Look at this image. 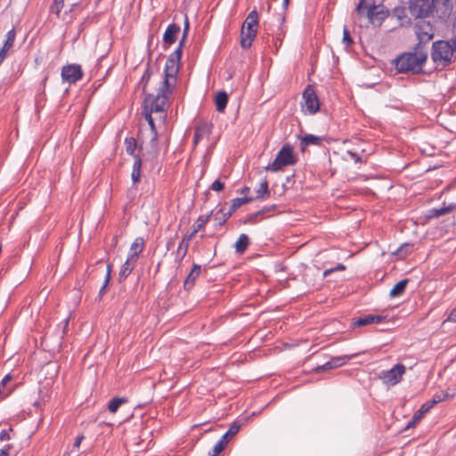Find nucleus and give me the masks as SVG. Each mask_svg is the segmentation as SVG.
<instances>
[{"mask_svg": "<svg viewBox=\"0 0 456 456\" xmlns=\"http://www.w3.org/2000/svg\"><path fill=\"white\" fill-rule=\"evenodd\" d=\"M175 86H164V80L161 82L160 86L158 89V94L156 96L152 94H148L143 101V111L142 114L150 125L151 131L156 133V127L154 124L153 118L151 116L152 112H163L164 107L167 102L168 95L171 94L172 89Z\"/></svg>", "mask_w": 456, "mask_h": 456, "instance_id": "f257e3e1", "label": "nucleus"}, {"mask_svg": "<svg viewBox=\"0 0 456 456\" xmlns=\"http://www.w3.org/2000/svg\"><path fill=\"white\" fill-rule=\"evenodd\" d=\"M188 26V21H186L183 35L180 40L178 47L169 55L166 61L164 70V86H175L176 77L180 68V60L182 57V47L187 37Z\"/></svg>", "mask_w": 456, "mask_h": 456, "instance_id": "f03ea898", "label": "nucleus"}, {"mask_svg": "<svg viewBox=\"0 0 456 456\" xmlns=\"http://www.w3.org/2000/svg\"><path fill=\"white\" fill-rule=\"evenodd\" d=\"M427 59L428 54L422 52L403 53L395 61V69L401 73H419Z\"/></svg>", "mask_w": 456, "mask_h": 456, "instance_id": "7ed1b4c3", "label": "nucleus"}, {"mask_svg": "<svg viewBox=\"0 0 456 456\" xmlns=\"http://www.w3.org/2000/svg\"><path fill=\"white\" fill-rule=\"evenodd\" d=\"M355 12L359 17H367L371 24L380 25L387 17L388 10L384 5L367 3V0H360L355 8Z\"/></svg>", "mask_w": 456, "mask_h": 456, "instance_id": "20e7f679", "label": "nucleus"}, {"mask_svg": "<svg viewBox=\"0 0 456 456\" xmlns=\"http://www.w3.org/2000/svg\"><path fill=\"white\" fill-rule=\"evenodd\" d=\"M431 59L437 66L444 68L450 65L456 59L451 41L438 40L434 42Z\"/></svg>", "mask_w": 456, "mask_h": 456, "instance_id": "39448f33", "label": "nucleus"}, {"mask_svg": "<svg viewBox=\"0 0 456 456\" xmlns=\"http://www.w3.org/2000/svg\"><path fill=\"white\" fill-rule=\"evenodd\" d=\"M296 162L293 150L289 145H284L276 155L275 159L266 167L267 171L277 172L284 167Z\"/></svg>", "mask_w": 456, "mask_h": 456, "instance_id": "423d86ee", "label": "nucleus"}, {"mask_svg": "<svg viewBox=\"0 0 456 456\" xmlns=\"http://www.w3.org/2000/svg\"><path fill=\"white\" fill-rule=\"evenodd\" d=\"M435 2L436 0H410V13L415 18L428 17L435 9Z\"/></svg>", "mask_w": 456, "mask_h": 456, "instance_id": "0eeeda50", "label": "nucleus"}, {"mask_svg": "<svg viewBox=\"0 0 456 456\" xmlns=\"http://www.w3.org/2000/svg\"><path fill=\"white\" fill-rule=\"evenodd\" d=\"M406 368L403 364L398 363L388 370H383L379 374V378L383 382L389 386H395L400 382L403 375L405 373Z\"/></svg>", "mask_w": 456, "mask_h": 456, "instance_id": "6e6552de", "label": "nucleus"}, {"mask_svg": "<svg viewBox=\"0 0 456 456\" xmlns=\"http://www.w3.org/2000/svg\"><path fill=\"white\" fill-rule=\"evenodd\" d=\"M304 105L309 114H315L320 109L319 98L312 86H307L303 92Z\"/></svg>", "mask_w": 456, "mask_h": 456, "instance_id": "1a4fd4ad", "label": "nucleus"}, {"mask_svg": "<svg viewBox=\"0 0 456 456\" xmlns=\"http://www.w3.org/2000/svg\"><path fill=\"white\" fill-rule=\"evenodd\" d=\"M415 34L420 43L430 41L435 36V28L429 21L419 20L415 25Z\"/></svg>", "mask_w": 456, "mask_h": 456, "instance_id": "9d476101", "label": "nucleus"}, {"mask_svg": "<svg viewBox=\"0 0 456 456\" xmlns=\"http://www.w3.org/2000/svg\"><path fill=\"white\" fill-rule=\"evenodd\" d=\"M83 76L81 67L77 64L64 66L61 69V77L69 84L76 83Z\"/></svg>", "mask_w": 456, "mask_h": 456, "instance_id": "9b49d317", "label": "nucleus"}, {"mask_svg": "<svg viewBox=\"0 0 456 456\" xmlns=\"http://www.w3.org/2000/svg\"><path fill=\"white\" fill-rule=\"evenodd\" d=\"M385 319L382 315L367 314L361 316L353 322L354 327H362L373 323H379Z\"/></svg>", "mask_w": 456, "mask_h": 456, "instance_id": "f8f14e48", "label": "nucleus"}, {"mask_svg": "<svg viewBox=\"0 0 456 456\" xmlns=\"http://www.w3.org/2000/svg\"><path fill=\"white\" fill-rule=\"evenodd\" d=\"M211 132L210 125L207 122L200 123L194 132L193 144L197 145L200 140L208 136Z\"/></svg>", "mask_w": 456, "mask_h": 456, "instance_id": "ddd939ff", "label": "nucleus"}, {"mask_svg": "<svg viewBox=\"0 0 456 456\" xmlns=\"http://www.w3.org/2000/svg\"><path fill=\"white\" fill-rule=\"evenodd\" d=\"M180 32V26L177 25V24H170L164 35H163V41L166 45H170L172 44H174L176 40V37H177V35L179 34Z\"/></svg>", "mask_w": 456, "mask_h": 456, "instance_id": "4468645a", "label": "nucleus"}, {"mask_svg": "<svg viewBox=\"0 0 456 456\" xmlns=\"http://www.w3.org/2000/svg\"><path fill=\"white\" fill-rule=\"evenodd\" d=\"M444 397L441 395H436L431 402L421 405L419 410L414 414V420H419L436 403L442 402Z\"/></svg>", "mask_w": 456, "mask_h": 456, "instance_id": "2eb2a0df", "label": "nucleus"}, {"mask_svg": "<svg viewBox=\"0 0 456 456\" xmlns=\"http://www.w3.org/2000/svg\"><path fill=\"white\" fill-rule=\"evenodd\" d=\"M201 273V266L194 264L191 271L184 281L183 287L185 289H191L194 286L195 281L199 278Z\"/></svg>", "mask_w": 456, "mask_h": 456, "instance_id": "dca6fc26", "label": "nucleus"}, {"mask_svg": "<svg viewBox=\"0 0 456 456\" xmlns=\"http://www.w3.org/2000/svg\"><path fill=\"white\" fill-rule=\"evenodd\" d=\"M144 245H145V241L143 240V238L142 237H137L134 242L132 243L131 247H130V252H129V255L127 257H132L134 258V260H138V257H139V255L142 252L143 250V248H144Z\"/></svg>", "mask_w": 456, "mask_h": 456, "instance_id": "f3484780", "label": "nucleus"}, {"mask_svg": "<svg viewBox=\"0 0 456 456\" xmlns=\"http://www.w3.org/2000/svg\"><path fill=\"white\" fill-rule=\"evenodd\" d=\"M276 209V205H272L270 207H267V208H264L263 209H261L260 211H257L256 213H253V214H250L248 215L245 220L243 221L244 224H256L259 220L262 219V215L263 214H265L267 212H270V211H273Z\"/></svg>", "mask_w": 456, "mask_h": 456, "instance_id": "a211bd4d", "label": "nucleus"}, {"mask_svg": "<svg viewBox=\"0 0 456 456\" xmlns=\"http://www.w3.org/2000/svg\"><path fill=\"white\" fill-rule=\"evenodd\" d=\"M258 25V14L256 10L250 12L246 18L242 28L250 30V31H257L256 27Z\"/></svg>", "mask_w": 456, "mask_h": 456, "instance_id": "6ab92c4d", "label": "nucleus"}, {"mask_svg": "<svg viewBox=\"0 0 456 456\" xmlns=\"http://www.w3.org/2000/svg\"><path fill=\"white\" fill-rule=\"evenodd\" d=\"M256 36V31H250L244 28H241L240 45L242 48H249Z\"/></svg>", "mask_w": 456, "mask_h": 456, "instance_id": "aec40b11", "label": "nucleus"}, {"mask_svg": "<svg viewBox=\"0 0 456 456\" xmlns=\"http://www.w3.org/2000/svg\"><path fill=\"white\" fill-rule=\"evenodd\" d=\"M209 216H200L198 217L196 223L192 226V231L189 233L184 235L186 237V240H191L195 234L201 230L204 225L208 222Z\"/></svg>", "mask_w": 456, "mask_h": 456, "instance_id": "412c9836", "label": "nucleus"}, {"mask_svg": "<svg viewBox=\"0 0 456 456\" xmlns=\"http://www.w3.org/2000/svg\"><path fill=\"white\" fill-rule=\"evenodd\" d=\"M136 263H137V261L134 260V258H133V256L127 257L126 261L125 262V264L122 265V267L120 269L119 280L126 279L132 273Z\"/></svg>", "mask_w": 456, "mask_h": 456, "instance_id": "4be33fe9", "label": "nucleus"}, {"mask_svg": "<svg viewBox=\"0 0 456 456\" xmlns=\"http://www.w3.org/2000/svg\"><path fill=\"white\" fill-rule=\"evenodd\" d=\"M86 4H87V2L84 1V0L73 1L70 4V8L63 12L61 19L66 21H71L74 18L72 12H75V10L77 7H84Z\"/></svg>", "mask_w": 456, "mask_h": 456, "instance_id": "5701e85b", "label": "nucleus"}, {"mask_svg": "<svg viewBox=\"0 0 456 456\" xmlns=\"http://www.w3.org/2000/svg\"><path fill=\"white\" fill-rule=\"evenodd\" d=\"M256 196L254 199L256 200H266L270 197V191L268 188V181L264 179L258 185L257 189L255 191Z\"/></svg>", "mask_w": 456, "mask_h": 456, "instance_id": "b1692460", "label": "nucleus"}, {"mask_svg": "<svg viewBox=\"0 0 456 456\" xmlns=\"http://www.w3.org/2000/svg\"><path fill=\"white\" fill-rule=\"evenodd\" d=\"M228 102V94L224 91L218 92L215 96V104L216 110L224 112Z\"/></svg>", "mask_w": 456, "mask_h": 456, "instance_id": "393cba45", "label": "nucleus"}, {"mask_svg": "<svg viewBox=\"0 0 456 456\" xmlns=\"http://www.w3.org/2000/svg\"><path fill=\"white\" fill-rule=\"evenodd\" d=\"M322 142V138L314 134H306L301 137V149H305L309 145H320Z\"/></svg>", "mask_w": 456, "mask_h": 456, "instance_id": "a878e982", "label": "nucleus"}, {"mask_svg": "<svg viewBox=\"0 0 456 456\" xmlns=\"http://www.w3.org/2000/svg\"><path fill=\"white\" fill-rule=\"evenodd\" d=\"M456 208V205H449L447 207L444 206L439 208L430 209L428 212V218H438L442 216H444L450 212H452Z\"/></svg>", "mask_w": 456, "mask_h": 456, "instance_id": "bb28decb", "label": "nucleus"}, {"mask_svg": "<svg viewBox=\"0 0 456 456\" xmlns=\"http://www.w3.org/2000/svg\"><path fill=\"white\" fill-rule=\"evenodd\" d=\"M190 240H186V237L183 236L182 241L180 242L177 250L175 252V260L178 263L183 259L188 252Z\"/></svg>", "mask_w": 456, "mask_h": 456, "instance_id": "cd10ccee", "label": "nucleus"}, {"mask_svg": "<svg viewBox=\"0 0 456 456\" xmlns=\"http://www.w3.org/2000/svg\"><path fill=\"white\" fill-rule=\"evenodd\" d=\"M141 170H142V159L139 156L134 157V162L133 165L132 180L134 183H137L141 180Z\"/></svg>", "mask_w": 456, "mask_h": 456, "instance_id": "c85d7f7f", "label": "nucleus"}, {"mask_svg": "<svg viewBox=\"0 0 456 456\" xmlns=\"http://www.w3.org/2000/svg\"><path fill=\"white\" fill-rule=\"evenodd\" d=\"M408 281H409L408 279H404V280H402L399 282H397L390 290L389 296L391 297H400L401 295H403V292L405 291L406 285H407Z\"/></svg>", "mask_w": 456, "mask_h": 456, "instance_id": "c756f323", "label": "nucleus"}, {"mask_svg": "<svg viewBox=\"0 0 456 456\" xmlns=\"http://www.w3.org/2000/svg\"><path fill=\"white\" fill-rule=\"evenodd\" d=\"M232 212L228 209L225 211L224 208H220L214 215V220L216 222L218 225H223L232 216Z\"/></svg>", "mask_w": 456, "mask_h": 456, "instance_id": "7c9ffc66", "label": "nucleus"}, {"mask_svg": "<svg viewBox=\"0 0 456 456\" xmlns=\"http://www.w3.org/2000/svg\"><path fill=\"white\" fill-rule=\"evenodd\" d=\"M248 243V237L246 234H240L238 240L235 242L236 251L240 254H242L247 249Z\"/></svg>", "mask_w": 456, "mask_h": 456, "instance_id": "2f4dec72", "label": "nucleus"}, {"mask_svg": "<svg viewBox=\"0 0 456 456\" xmlns=\"http://www.w3.org/2000/svg\"><path fill=\"white\" fill-rule=\"evenodd\" d=\"M126 402L127 399L125 397H114L110 401L108 404V410L111 413H116L118 408Z\"/></svg>", "mask_w": 456, "mask_h": 456, "instance_id": "473e14b6", "label": "nucleus"}, {"mask_svg": "<svg viewBox=\"0 0 456 456\" xmlns=\"http://www.w3.org/2000/svg\"><path fill=\"white\" fill-rule=\"evenodd\" d=\"M254 200L253 197H244V198H236L232 200V204L230 207V210L233 213L235 212L239 208H240L242 205L246 203H249Z\"/></svg>", "mask_w": 456, "mask_h": 456, "instance_id": "72a5a7b5", "label": "nucleus"}, {"mask_svg": "<svg viewBox=\"0 0 456 456\" xmlns=\"http://www.w3.org/2000/svg\"><path fill=\"white\" fill-rule=\"evenodd\" d=\"M356 354H345L341 356L333 357L330 359L331 367L337 368L344 365L347 361L354 358Z\"/></svg>", "mask_w": 456, "mask_h": 456, "instance_id": "f704fd0d", "label": "nucleus"}, {"mask_svg": "<svg viewBox=\"0 0 456 456\" xmlns=\"http://www.w3.org/2000/svg\"><path fill=\"white\" fill-rule=\"evenodd\" d=\"M125 147H126V151L127 154L134 156V157L136 156L134 154V152H135L137 144H136V141L134 138H133V137L126 138L125 139Z\"/></svg>", "mask_w": 456, "mask_h": 456, "instance_id": "c9c22d12", "label": "nucleus"}, {"mask_svg": "<svg viewBox=\"0 0 456 456\" xmlns=\"http://www.w3.org/2000/svg\"><path fill=\"white\" fill-rule=\"evenodd\" d=\"M64 7V0H53L51 5V12L56 14L58 17H61V12Z\"/></svg>", "mask_w": 456, "mask_h": 456, "instance_id": "e433bc0d", "label": "nucleus"}, {"mask_svg": "<svg viewBox=\"0 0 456 456\" xmlns=\"http://www.w3.org/2000/svg\"><path fill=\"white\" fill-rule=\"evenodd\" d=\"M16 33L15 30L12 28L9 30L6 34V39L4 43V48H9L10 50L12 48L14 41H15Z\"/></svg>", "mask_w": 456, "mask_h": 456, "instance_id": "4c0bfd02", "label": "nucleus"}, {"mask_svg": "<svg viewBox=\"0 0 456 456\" xmlns=\"http://www.w3.org/2000/svg\"><path fill=\"white\" fill-rule=\"evenodd\" d=\"M110 273H111V267L110 265H107V274H106V277H105V281H104V284L102 285V287L101 288L100 291H99V296L102 297L104 293H105V290H106V288L110 282Z\"/></svg>", "mask_w": 456, "mask_h": 456, "instance_id": "58836bf2", "label": "nucleus"}, {"mask_svg": "<svg viewBox=\"0 0 456 456\" xmlns=\"http://www.w3.org/2000/svg\"><path fill=\"white\" fill-rule=\"evenodd\" d=\"M225 448V445L224 444V442L218 441L216 445L213 448V453L210 456H217L220 454L224 449Z\"/></svg>", "mask_w": 456, "mask_h": 456, "instance_id": "ea45409f", "label": "nucleus"}, {"mask_svg": "<svg viewBox=\"0 0 456 456\" xmlns=\"http://www.w3.org/2000/svg\"><path fill=\"white\" fill-rule=\"evenodd\" d=\"M210 188H211V190L219 192V191H222L224 190V183L217 179V180L213 182V183L211 184Z\"/></svg>", "mask_w": 456, "mask_h": 456, "instance_id": "a19ab883", "label": "nucleus"}, {"mask_svg": "<svg viewBox=\"0 0 456 456\" xmlns=\"http://www.w3.org/2000/svg\"><path fill=\"white\" fill-rule=\"evenodd\" d=\"M346 269L345 265L342 264H338L335 268L327 269L323 272V277H327L330 273L334 271H344Z\"/></svg>", "mask_w": 456, "mask_h": 456, "instance_id": "79ce46f5", "label": "nucleus"}, {"mask_svg": "<svg viewBox=\"0 0 456 456\" xmlns=\"http://www.w3.org/2000/svg\"><path fill=\"white\" fill-rule=\"evenodd\" d=\"M331 369H334V368L331 367V362L329 361L326 363H324V364H322L321 366L316 367L314 369V371L315 372H320V371L329 370H331Z\"/></svg>", "mask_w": 456, "mask_h": 456, "instance_id": "37998d69", "label": "nucleus"}, {"mask_svg": "<svg viewBox=\"0 0 456 456\" xmlns=\"http://www.w3.org/2000/svg\"><path fill=\"white\" fill-rule=\"evenodd\" d=\"M446 322L456 323V307L450 312L448 317L444 321L443 323H445Z\"/></svg>", "mask_w": 456, "mask_h": 456, "instance_id": "c03bdc74", "label": "nucleus"}, {"mask_svg": "<svg viewBox=\"0 0 456 456\" xmlns=\"http://www.w3.org/2000/svg\"><path fill=\"white\" fill-rule=\"evenodd\" d=\"M343 42L346 43L347 45L353 43L349 31L346 28H344L343 33Z\"/></svg>", "mask_w": 456, "mask_h": 456, "instance_id": "a18cd8bd", "label": "nucleus"}, {"mask_svg": "<svg viewBox=\"0 0 456 456\" xmlns=\"http://www.w3.org/2000/svg\"><path fill=\"white\" fill-rule=\"evenodd\" d=\"M240 426L238 423H233L227 432L231 434V436H234L240 430Z\"/></svg>", "mask_w": 456, "mask_h": 456, "instance_id": "49530a36", "label": "nucleus"}, {"mask_svg": "<svg viewBox=\"0 0 456 456\" xmlns=\"http://www.w3.org/2000/svg\"><path fill=\"white\" fill-rule=\"evenodd\" d=\"M10 52V49L9 48H4V46H3L1 49H0V64L4 61V60L6 58L7 54L9 53Z\"/></svg>", "mask_w": 456, "mask_h": 456, "instance_id": "de8ad7c7", "label": "nucleus"}, {"mask_svg": "<svg viewBox=\"0 0 456 456\" xmlns=\"http://www.w3.org/2000/svg\"><path fill=\"white\" fill-rule=\"evenodd\" d=\"M0 440L1 441H7L10 440V435L8 430L3 429L0 432Z\"/></svg>", "mask_w": 456, "mask_h": 456, "instance_id": "09e8293b", "label": "nucleus"}, {"mask_svg": "<svg viewBox=\"0 0 456 456\" xmlns=\"http://www.w3.org/2000/svg\"><path fill=\"white\" fill-rule=\"evenodd\" d=\"M347 153L351 157V159L353 160H354L355 162L361 161V158L356 153L352 152V151H348Z\"/></svg>", "mask_w": 456, "mask_h": 456, "instance_id": "8fccbe9b", "label": "nucleus"}, {"mask_svg": "<svg viewBox=\"0 0 456 456\" xmlns=\"http://www.w3.org/2000/svg\"><path fill=\"white\" fill-rule=\"evenodd\" d=\"M12 379L10 375H6L1 381L0 387H4L5 385Z\"/></svg>", "mask_w": 456, "mask_h": 456, "instance_id": "3c124183", "label": "nucleus"}, {"mask_svg": "<svg viewBox=\"0 0 456 456\" xmlns=\"http://www.w3.org/2000/svg\"><path fill=\"white\" fill-rule=\"evenodd\" d=\"M84 439V436L83 435H80L78 436L77 438H76V441L74 443V447H77L78 448L80 446V444L81 442L83 441Z\"/></svg>", "mask_w": 456, "mask_h": 456, "instance_id": "603ef678", "label": "nucleus"}, {"mask_svg": "<svg viewBox=\"0 0 456 456\" xmlns=\"http://www.w3.org/2000/svg\"><path fill=\"white\" fill-rule=\"evenodd\" d=\"M453 51L456 54V36L450 39Z\"/></svg>", "mask_w": 456, "mask_h": 456, "instance_id": "864d4df0", "label": "nucleus"}, {"mask_svg": "<svg viewBox=\"0 0 456 456\" xmlns=\"http://www.w3.org/2000/svg\"><path fill=\"white\" fill-rule=\"evenodd\" d=\"M418 421L419 420H414L413 417L412 419L407 424L406 428H413Z\"/></svg>", "mask_w": 456, "mask_h": 456, "instance_id": "5fc2aeb1", "label": "nucleus"}, {"mask_svg": "<svg viewBox=\"0 0 456 456\" xmlns=\"http://www.w3.org/2000/svg\"><path fill=\"white\" fill-rule=\"evenodd\" d=\"M9 450L8 449H0V456H9Z\"/></svg>", "mask_w": 456, "mask_h": 456, "instance_id": "6e6d98bb", "label": "nucleus"}, {"mask_svg": "<svg viewBox=\"0 0 456 456\" xmlns=\"http://www.w3.org/2000/svg\"><path fill=\"white\" fill-rule=\"evenodd\" d=\"M219 441L224 442V444L226 446V444L229 443L230 439L225 435H224Z\"/></svg>", "mask_w": 456, "mask_h": 456, "instance_id": "4d7b16f0", "label": "nucleus"}, {"mask_svg": "<svg viewBox=\"0 0 456 456\" xmlns=\"http://www.w3.org/2000/svg\"><path fill=\"white\" fill-rule=\"evenodd\" d=\"M289 0H283V5L287 6L289 4Z\"/></svg>", "mask_w": 456, "mask_h": 456, "instance_id": "13d9d810", "label": "nucleus"}, {"mask_svg": "<svg viewBox=\"0 0 456 456\" xmlns=\"http://www.w3.org/2000/svg\"><path fill=\"white\" fill-rule=\"evenodd\" d=\"M224 435H225L229 439H231V438L232 437V436H231V434H229V432H226Z\"/></svg>", "mask_w": 456, "mask_h": 456, "instance_id": "bf43d9fd", "label": "nucleus"}, {"mask_svg": "<svg viewBox=\"0 0 456 456\" xmlns=\"http://www.w3.org/2000/svg\"><path fill=\"white\" fill-rule=\"evenodd\" d=\"M249 191V188H248V187H245V188L243 189L242 192H247V191Z\"/></svg>", "mask_w": 456, "mask_h": 456, "instance_id": "052dcab7", "label": "nucleus"}, {"mask_svg": "<svg viewBox=\"0 0 456 456\" xmlns=\"http://www.w3.org/2000/svg\"><path fill=\"white\" fill-rule=\"evenodd\" d=\"M172 243H173V242H172L171 240H170V241H168V242H167V248H169V247H170V245H171Z\"/></svg>", "mask_w": 456, "mask_h": 456, "instance_id": "680f3d73", "label": "nucleus"}, {"mask_svg": "<svg viewBox=\"0 0 456 456\" xmlns=\"http://www.w3.org/2000/svg\"><path fill=\"white\" fill-rule=\"evenodd\" d=\"M34 405H35V406H38V405H39V402H35V403H34Z\"/></svg>", "mask_w": 456, "mask_h": 456, "instance_id": "e2e57ef3", "label": "nucleus"}, {"mask_svg": "<svg viewBox=\"0 0 456 456\" xmlns=\"http://www.w3.org/2000/svg\"><path fill=\"white\" fill-rule=\"evenodd\" d=\"M2 394V387H0V395Z\"/></svg>", "mask_w": 456, "mask_h": 456, "instance_id": "0e129e2a", "label": "nucleus"}, {"mask_svg": "<svg viewBox=\"0 0 456 456\" xmlns=\"http://www.w3.org/2000/svg\"><path fill=\"white\" fill-rule=\"evenodd\" d=\"M67 456H69V455H67Z\"/></svg>", "mask_w": 456, "mask_h": 456, "instance_id": "69168bd1", "label": "nucleus"}]
</instances>
